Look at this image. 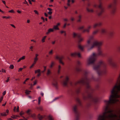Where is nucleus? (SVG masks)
Instances as JSON below:
<instances>
[{
    "instance_id": "1",
    "label": "nucleus",
    "mask_w": 120,
    "mask_h": 120,
    "mask_svg": "<svg viewBox=\"0 0 120 120\" xmlns=\"http://www.w3.org/2000/svg\"><path fill=\"white\" fill-rule=\"evenodd\" d=\"M93 39V37L90 36L89 39L87 41L86 45L85 46L89 50L92 49L95 46H98V47H100L103 44V42L101 41L99 42L97 40L95 41L92 43V40Z\"/></svg>"
},
{
    "instance_id": "2",
    "label": "nucleus",
    "mask_w": 120,
    "mask_h": 120,
    "mask_svg": "<svg viewBox=\"0 0 120 120\" xmlns=\"http://www.w3.org/2000/svg\"><path fill=\"white\" fill-rule=\"evenodd\" d=\"M112 90L111 91L112 95H111L110 97L109 98V101H107L105 100L104 101V102L106 104L107 106L105 109V110L108 109L109 105L110 103H114L117 102L119 101L118 99H113L112 98H119L120 96L117 94H116L115 93L114 94H112Z\"/></svg>"
},
{
    "instance_id": "3",
    "label": "nucleus",
    "mask_w": 120,
    "mask_h": 120,
    "mask_svg": "<svg viewBox=\"0 0 120 120\" xmlns=\"http://www.w3.org/2000/svg\"><path fill=\"white\" fill-rule=\"evenodd\" d=\"M98 54H96L95 53H93V56L89 58L87 61V65H89L90 64H94L96 60L97 56H103L100 47L98 48Z\"/></svg>"
},
{
    "instance_id": "4",
    "label": "nucleus",
    "mask_w": 120,
    "mask_h": 120,
    "mask_svg": "<svg viewBox=\"0 0 120 120\" xmlns=\"http://www.w3.org/2000/svg\"><path fill=\"white\" fill-rule=\"evenodd\" d=\"M105 65V64L104 62L101 60L99 61L97 65L94 67V68L95 70L97 71L98 74L99 75H100L103 73H105V72H104L102 71L100 72L99 71V70L101 66L103 65Z\"/></svg>"
},
{
    "instance_id": "5",
    "label": "nucleus",
    "mask_w": 120,
    "mask_h": 120,
    "mask_svg": "<svg viewBox=\"0 0 120 120\" xmlns=\"http://www.w3.org/2000/svg\"><path fill=\"white\" fill-rule=\"evenodd\" d=\"M89 80L86 78H82L80 80L76 82L75 84L76 85L78 84H86V88H90V86L89 85Z\"/></svg>"
},
{
    "instance_id": "6",
    "label": "nucleus",
    "mask_w": 120,
    "mask_h": 120,
    "mask_svg": "<svg viewBox=\"0 0 120 120\" xmlns=\"http://www.w3.org/2000/svg\"><path fill=\"white\" fill-rule=\"evenodd\" d=\"M99 4L98 6V8L101 9L100 11L97 14L98 16V17L101 16L102 14L104 13L105 11V9L102 7V3L101 0H99Z\"/></svg>"
},
{
    "instance_id": "7",
    "label": "nucleus",
    "mask_w": 120,
    "mask_h": 120,
    "mask_svg": "<svg viewBox=\"0 0 120 120\" xmlns=\"http://www.w3.org/2000/svg\"><path fill=\"white\" fill-rule=\"evenodd\" d=\"M64 58V56H61L59 57L58 55H56L55 57V59L56 60H59V62L63 65H64V63L62 61V60Z\"/></svg>"
},
{
    "instance_id": "8",
    "label": "nucleus",
    "mask_w": 120,
    "mask_h": 120,
    "mask_svg": "<svg viewBox=\"0 0 120 120\" xmlns=\"http://www.w3.org/2000/svg\"><path fill=\"white\" fill-rule=\"evenodd\" d=\"M117 5V4H114L113 2L111 3L108 5L107 8L108 9H112L114 7H116Z\"/></svg>"
},
{
    "instance_id": "9",
    "label": "nucleus",
    "mask_w": 120,
    "mask_h": 120,
    "mask_svg": "<svg viewBox=\"0 0 120 120\" xmlns=\"http://www.w3.org/2000/svg\"><path fill=\"white\" fill-rule=\"evenodd\" d=\"M116 117H117V116L116 115V114H113L112 113H111L110 115H109L108 116H107L106 115H104V118L105 120V119L107 118Z\"/></svg>"
},
{
    "instance_id": "10",
    "label": "nucleus",
    "mask_w": 120,
    "mask_h": 120,
    "mask_svg": "<svg viewBox=\"0 0 120 120\" xmlns=\"http://www.w3.org/2000/svg\"><path fill=\"white\" fill-rule=\"evenodd\" d=\"M69 79V78L68 76H66L65 80H64L63 83V85L64 86H66Z\"/></svg>"
},
{
    "instance_id": "11",
    "label": "nucleus",
    "mask_w": 120,
    "mask_h": 120,
    "mask_svg": "<svg viewBox=\"0 0 120 120\" xmlns=\"http://www.w3.org/2000/svg\"><path fill=\"white\" fill-rule=\"evenodd\" d=\"M102 24L101 22H99L95 24L93 26V27L94 28H95L97 27H99Z\"/></svg>"
},
{
    "instance_id": "12",
    "label": "nucleus",
    "mask_w": 120,
    "mask_h": 120,
    "mask_svg": "<svg viewBox=\"0 0 120 120\" xmlns=\"http://www.w3.org/2000/svg\"><path fill=\"white\" fill-rule=\"evenodd\" d=\"M116 7H114L112 9V10L111 11V13L112 15L115 14L116 12Z\"/></svg>"
},
{
    "instance_id": "13",
    "label": "nucleus",
    "mask_w": 120,
    "mask_h": 120,
    "mask_svg": "<svg viewBox=\"0 0 120 120\" xmlns=\"http://www.w3.org/2000/svg\"><path fill=\"white\" fill-rule=\"evenodd\" d=\"M45 116V115H41L40 114H39L38 116V117L39 120H42V119Z\"/></svg>"
},
{
    "instance_id": "14",
    "label": "nucleus",
    "mask_w": 120,
    "mask_h": 120,
    "mask_svg": "<svg viewBox=\"0 0 120 120\" xmlns=\"http://www.w3.org/2000/svg\"><path fill=\"white\" fill-rule=\"evenodd\" d=\"M92 98V96L91 94H88V97H86L85 96H83V98L84 100H86L87 98Z\"/></svg>"
},
{
    "instance_id": "15",
    "label": "nucleus",
    "mask_w": 120,
    "mask_h": 120,
    "mask_svg": "<svg viewBox=\"0 0 120 120\" xmlns=\"http://www.w3.org/2000/svg\"><path fill=\"white\" fill-rule=\"evenodd\" d=\"M53 28H50L48 30L47 32H46V34H48L50 32H53Z\"/></svg>"
},
{
    "instance_id": "16",
    "label": "nucleus",
    "mask_w": 120,
    "mask_h": 120,
    "mask_svg": "<svg viewBox=\"0 0 120 120\" xmlns=\"http://www.w3.org/2000/svg\"><path fill=\"white\" fill-rule=\"evenodd\" d=\"M82 16L81 15H79L78 16V19L77 20V22H81V21Z\"/></svg>"
},
{
    "instance_id": "17",
    "label": "nucleus",
    "mask_w": 120,
    "mask_h": 120,
    "mask_svg": "<svg viewBox=\"0 0 120 120\" xmlns=\"http://www.w3.org/2000/svg\"><path fill=\"white\" fill-rule=\"evenodd\" d=\"M112 59L111 58H109L107 60V61L109 64L110 65H112Z\"/></svg>"
},
{
    "instance_id": "18",
    "label": "nucleus",
    "mask_w": 120,
    "mask_h": 120,
    "mask_svg": "<svg viewBox=\"0 0 120 120\" xmlns=\"http://www.w3.org/2000/svg\"><path fill=\"white\" fill-rule=\"evenodd\" d=\"M98 119L99 120H105L104 118V116H99Z\"/></svg>"
},
{
    "instance_id": "19",
    "label": "nucleus",
    "mask_w": 120,
    "mask_h": 120,
    "mask_svg": "<svg viewBox=\"0 0 120 120\" xmlns=\"http://www.w3.org/2000/svg\"><path fill=\"white\" fill-rule=\"evenodd\" d=\"M77 106L76 105L73 108V111L74 112L75 114L77 113Z\"/></svg>"
},
{
    "instance_id": "20",
    "label": "nucleus",
    "mask_w": 120,
    "mask_h": 120,
    "mask_svg": "<svg viewBox=\"0 0 120 120\" xmlns=\"http://www.w3.org/2000/svg\"><path fill=\"white\" fill-rule=\"evenodd\" d=\"M112 111H113L112 110H109V111H107L106 112L105 111L103 113V115L102 116H104V115H106L105 114L106 113H111V112H112Z\"/></svg>"
},
{
    "instance_id": "21",
    "label": "nucleus",
    "mask_w": 120,
    "mask_h": 120,
    "mask_svg": "<svg viewBox=\"0 0 120 120\" xmlns=\"http://www.w3.org/2000/svg\"><path fill=\"white\" fill-rule=\"evenodd\" d=\"M25 56H23L21 58H20L17 61L18 62H20L21 60H23L25 59Z\"/></svg>"
},
{
    "instance_id": "22",
    "label": "nucleus",
    "mask_w": 120,
    "mask_h": 120,
    "mask_svg": "<svg viewBox=\"0 0 120 120\" xmlns=\"http://www.w3.org/2000/svg\"><path fill=\"white\" fill-rule=\"evenodd\" d=\"M49 120H54V119L53 118L52 116L51 115H49L48 117Z\"/></svg>"
},
{
    "instance_id": "23",
    "label": "nucleus",
    "mask_w": 120,
    "mask_h": 120,
    "mask_svg": "<svg viewBox=\"0 0 120 120\" xmlns=\"http://www.w3.org/2000/svg\"><path fill=\"white\" fill-rule=\"evenodd\" d=\"M106 32V30L105 29H102L101 30V33L102 34L105 33Z\"/></svg>"
},
{
    "instance_id": "24",
    "label": "nucleus",
    "mask_w": 120,
    "mask_h": 120,
    "mask_svg": "<svg viewBox=\"0 0 120 120\" xmlns=\"http://www.w3.org/2000/svg\"><path fill=\"white\" fill-rule=\"evenodd\" d=\"M78 48L81 50H83L84 47L80 45H78Z\"/></svg>"
},
{
    "instance_id": "25",
    "label": "nucleus",
    "mask_w": 120,
    "mask_h": 120,
    "mask_svg": "<svg viewBox=\"0 0 120 120\" xmlns=\"http://www.w3.org/2000/svg\"><path fill=\"white\" fill-rule=\"evenodd\" d=\"M77 55V53L75 52L71 53V57H75Z\"/></svg>"
},
{
    "instance_id": "26",
    "label": "nucleus",
    "mask_w": 120,
    "mask_h": 120,
    "mask_svg": "<svg viewBox=\"0 0 120 120\" xmlns=\"http://www.w3.org/2000/svg\"><path fill=\"white\" fill-rule=\"evenodd\" d=\"M0 115L2 116H6L8 115V114H6L5 112H4L0 113Z\"/></svg>"
},
{
    "instance_id": "27",
    "label": "nucleus",
    "mask_w": 120,
    "mask_h": 120,
    "mask_svg": "<svg viewBox=\"0 0 120 120\" xmlns=\"http://www.w3.org/2000/svg\"><path fill=\"white\" fill-rule=\"evenodd\" d=\"M99 31V30H97L94 31L92 33L93 35H95L97 34Z\"/></svg>"
},
{
    "instance_id": "28",
    "label": "nucleus",
    "mask_w": 120,
    "mask_h": 120,
    "mask_svg": "<svg viewBox=\"0 0 120 120\" xmlns=\"http://www.w3.org/2000/svg\"><path fill=\"white\" fill-rule=\"evenodd\" d=\"M53 29V30L55 29L56 30H59V29L58 27V26L56 25L54 26Z\"/></svg>"
},
{
    "instance_id": "29",
    "label": "nucleus",
    "mask_w": 120,
    "mask_h": 120,
    "mask_svg": "<svg viewBox=\"0 0 120 120\" xmlns=\"http://www.w3.org/2000/svg\"><path fill=\"white\" fill-rule=\"evenodd\" d=\"M46 37V36H45L42 38L41 40V41L42 43H44L45 42V39Z\"/></svg>"
},
{
    "instance_id": "30",
    "label": "nucleus",
    "mask_w": 120,
    "mask_h": 120,
    "mask_svg": "<svg viewBox=\"0 0 120 120\" xmlns=\"http://www.w3.org/2000/svg\"><path fill=\"white\" fill-rule=\"evenodd\" d=\"M52 84L56 88H57V82H56L54 83H53Z\"/></svg>"
},
{
    "instance_id": "31",
    "label": "nucleus",
    "mask_w": 120,
    "mask_h": 120,
    "mask_svg": "<svg viewBox=\"0 0 120 120\" xmlns=\"http://www.w3.org/2000/svg\"><path fill=\"white\" fill-rule=\"evenodd\" d=\"M2 18L3 19L5 18L6 19H10L11 18V17L10 16H8V17H7L6 16H3L2 17Z\"/></svg>"
},
{
    "instance_id": "32",
    "label": "nucleus",
    "mask_w": 120,
    "mask_h": 120,
    "mask_svg": "<svg viewBox=\"0 0 120 120\" xmlns=\"http://www.w3.org/2000/svg\"><path fill=\"white\" fill-rule=\"evenodd\" d=\"M30 111L31 110L30 109H28L26 111V113L29 115H30Z\"/></svg>"
},
{
    "instance_id": "33",
    "label": "nucleus",
    "mask_w": 120,
    "mask_h": 120,
    "mask_svg": "<svg viewBox=\"0 0 120 120\" xmlns=\"http://www.w3.org/2000/svg\"><path fill=\"white\" fill-rule=\"evenodd\" d=\"M40 71L41 70L40 69H38L35 71V74L37 73H39L40 72Z\"/></svg>"
},
{
    "instance_id": "34",
    "label": "nucleus",
    "mask_w": 120,
    "mask_h": 120,
    "mask_svg": "<svg viewBox=\"0 0 120 120\" xmlns=\"http://www.w3.org/2000/svg\"><path fill=\"white\" fill-rule=\"evenodd\" d=\"M54 62L53 61H52L51 62V64L50 67L51 68L54 66Z\"/></svg>"
},
{
    "instance_id": "35",
    "label": "nucleus",
    "mask_w": 120,
    "mask_h": 120,
    "mask_svg": "<svg viewBox=\"0 0 120 120\" xmlns=\"http://www.w3.org/2000/svg\"><path fill=\"white\" fill-rule=\"evenodd\" d=\"M38 60V58L35 57L34 59V61L33 63L36 64V63L37 61Z\"/></svg>"
},
{
    "instance_id": "36",
    "label": "nucleus",
    "mask_w": 120,
    "mask_h": 120,
    "mask_svg": "<svg viewBox=\"0 0 120 120\" xmlns=\"http://www.w3.org/2000/svg\"><path fill=\"white\" fill-rule=\"evenodd\" d=\"M90 31L88 29H87L84 30L83 31V32H86L87 33H88L90 32Z\"/></svg>"
},
{
    "instance_id": "37",
    "label": "nucleus",
    "mask_w": 120,
    "mask_h": 120,
    "mask_svg": "<svg viewBox=\"0 0 120 120\" xmlns=\"http://www.w3.org/2000/svg\"><path fill=\"white\" fill-rule=\"evenodd\" d=\"M87 10L88 12H93V9H91V10H90L88 8H87Z\"/></svg>"
},
{
    "instance_id": "38",
    "label": "nucleus",
    "mask_w": 120,
    "mask_h": 120,
    "mask_svg": "<svg viewBox=\"0 0 120 120\" xmlns=\"http://www.w3.org/2000/svg\"><path fill=\"white\" fill-rule=\"evenodd\" d=\"M36 116V115L34 113L32 114L31 115V117L33 118H35Z\"/></svg>"
},
{
    "instance_id": "39",
    "label": "nucleus",
    "mask_w": 120,
    "mask_h": 120,
    "mask_svg": "<svg viewBox=\"0 0 120 120\" xmlns=\"http://www.w3.org/2000/svg\"><path fill=\"white\" fill-rule=\"evenodd\" d=\"M41 100V97H39L38 98V104L39 105L40 103Z\"/></svg>"
},
{
    "instance_id": "40",
    "label": "nucleus",
    "mask_w": 120,
    "mask_h": 120,
    "mask_svg": "<svg viewBox=\"0 0 120 120\" xmlns=\"http://www.w3.org/2000/svg\"><path fill=\"white\" fill-rule=\"evenodd\" d=\"M76 101L78 102L80 105H81V103L80 101V100L79 98H77L76 99Z\"/></svg>"
},
{
    "instance_id": "41",
    "label": "nucleus",
    "mask_w": 120,
    "mask_h": 120,
    "mask_svg": "<svg viewBox=\"0 0 120 120\" xmlns=\"http://www.w3.org/2000/svg\"><path fill=\"white\" fill-rule=\"evenodd\" d=\"M37 109H38L40 110L41 111H42L43 110L42 107H40L37 108Z\"/></svg>"
},
{
    "instance_id": "42",
    "label": "nucleus",
    "mask_w": 120,
    "mask_h": 120,
    "mask_svg": "<svg viewBox=\"0 0 120 120\" xmlns=\"http://www.w3.org/2000/svg\"><path fill=\"white\" fill-rule=\"evenodd\" d=\"M51 73V72L50 69H48L47 70V75H49Z\"/></svg>"
},
{
    "instance_id": "43",
    "label": "nucleus",
    "mask_w": 120,
    "mask_h": 120,
    "mask_svg": "<svg viewBox=\"0 0 120 120\" xmlns=\"http://www.w3.org/2000/svg\"><path fill=\"white\" fill-rule=\"evenodd\" d=\"M14 66L13 64L11 65L9 67V68L11 69H13L14 68Z\"/></svg>"
},
{
    "instance_id": "44",
    "label": "nucleus",
    "mask_w": 120,
    "mask_h": 120,
    "mask_svg": "<svg viewBox=\"0 0 120 120\" xmlns=\"http://www.w3.org/2000/svg\"><path fill=\"white\" fill-rule=\"evenodd\" d=\"M77 34H76L75 32L73 33V38H75L77 36Z\"/></svg>"
},
{
    "instance_id": "45",
    "label": "nucleus",
    "mask_w": 120,
    "mask_h": 120,
    "mask_svg": "<svg viewBox=\"0 0 120 120\" xmlns=\"http://www.w3.org/2000/svg\"><path fill=\"white\" fill-rule=\"evenodd\" d=\"M83 40V39L82 38H81L78 41V42L79 43L81 42Z\"/></svg>"
},
{
    "instance_id": "46",
    "label": "nucleus",
    "mask_w": 120,
    "mask_h": 120,
    "mask_svg": "<svg viewBox=\"0 0 120 120\" xmlns=\"http://www.w3.org/2000/svg\"><path fill=\"white\" fill-rule=\"evenodd\" d=\"M70 0H68L67 1V5L68 6H70Z\"/></svg>"
},
{
    "instance_id": "47",
    "label": "nucleus",
    "mask_w": 120,
    "mask_h": 120,
    "mask_svg": "<svg viewBox=\"0 0 120 120\" xmlns=\"http://www.w3.org/2000/svg\"><path fill=\"white\" fill-rule=\"evenodd\" d=\"M11 117L13 119H16L15 115H12V116H11Z\"/></svg>"
},
{
    "instance_id": "48",
    "label": "nucleus",
    "mask_w": 120,
    "mask_h": 120,
    "mask_svg": "<svg viewBox=\"0 0 120 120\" xmlns=\"http://www.w3.org/2000/svg\"><path fill=\"white\" fill-rule=\"evenodd\" d=\"M113 2L114 3V4H117V0H112Z\"/></svg>"
},
{
    "instance_id": "49",
    "label": "nucleus",
    "mask_w": 120,
    "mask_h": 120,
    "mask_svg": "<svg viewBox=\"0 0 120 120\" xmlns=\"http://www.w3.org/2000/svg\"><path fill=\"white\" fill-rule=\"evenodd\" d=\"M31 92V91H28L27 90H26L25 92V93L27 94H29V92Z\"/></svg>"
},
{
    "instance_id": "50",
    "label": "nucleus",
    "mask_w": 120,
    "mask_h": 120,
    "mask_svg": "<svg viewBox=\"0 0 120 120\" xmlns=\"http://www.w3.org/2000/svg\"><path fill=\"white\" fill-rule=\"evenodd\" d=\"M44 70L43 71H42V72L43 73L46 70V66H44Z\"/></svg>"
},
{
    "instance_id": "51",
    "label": "nucleus",
    "mask_w": 120,
    "mask_h": 120,
    "mask_svg": "<svg viewBox=\"0 0 120 120\" xmlns=\"http://www.w3.org/2000/svg\"><path fill=\"white\" fill-rule=\"evenodd\" d=\"M3 96H1L0 98V103H1L3 98Z\"/></svg>"
},
{
    "instance_id": "52",
    "label": "nucleus",
    "mask_w": 120,
    "mask_h": 120,
    "mask_svg": "<svg viewBox=\"0 0 120 120\" xmlns=\"http://www.w3.org/2000/svg\"><path fill=\"white\" fill-rule=\"evenodd\" d=\"M8 12L12 13H15V12H14V11L13 10H11L9 11Z\"/></svg>"
},
{
    "instance_id": "53",
    "label": "nucleus",
    "mask_w": 120,
    "mask_h": 120,
    "mask_svg": "<svg viewBox=\"0 0 120 120\" xmlns=\"http://www.w3.org/2000/svg\"><path fill=\"white\" fill-rule=\"evenodd\" d=\"M23 4H27L28 6H29V5L28 4L27 2L26 1V0H25V2L23 3Z\"/></svg>"
},
{
    "instance_id": "54",
    "label": "nucleus",
    "mask_w": 120,
    "mask_h": 120,
    "mask_svg": "<svg viewBox=\"0 0 120 120\" xmlns=\"http://www.w3.org/2000/svg\"><path fill=\"white\" fill-rule=\"evenodd\" d=\"M24 114V113L22 111H21L19 114L21 116H22Z\"/></svg>"
},
{
    "instance_id": "55",
    "label": "nucleus",
    "mask_w": 120,
    "mask_h": 120,
    "mask_svg": "<svg viewBox=\"0 0 120 120\" xmlns=\"http://www.w3.org/2000/svg\"><path fill=\"white\" fill-rule=\"evenodd\" d=\"M84 27V26H82L80 27L79 28H78V29L79 30H81Z\"/></svg>"
},
{
    "instance_id": "56",
    "label": "nucleus",
    "mask_w": 120,
    "mask_h": 120,
    "mask_svg": "<svg viewBox=\"0 0 120 120\" xmlns=\"http://www.w3.org/2000/svg\"><path fill=\"white\" fill-rule=\"evenodd\" d=\"M19 107L18 106H17L16 109V112H19Z\"/></svg>"
},
{
    "instance_id": "57",
    "label": "nucleus",
    "mask_w": 120,
    "mask_h": 120,
    "mask_svg": "<svg viewBox=\"0 0 120 120\" xmlns=\"http://www.w3.org/2000/svg\"><path fill=\"white\" fill-rule=\"evenodd\" d=\"M77 55L79 57H81V55L79 53H77Z\"/></svg>"
},
{
    "instance_id": "58",
    "label": "nucleus",
    "mask_w": 120,
    "mask_h": 120,
    "mask_svg": "<svg viewBox=\"0 0 120 120\" xmlns=\"http://www.w3.org/2000/svg\"><path fill=\"white\" fill-rule=\"evenodd\" d=\"M34 12H35V14L38 15L39 13L36 10H34Z\"/></svg>"
},
{
    "instance_id": "59",
    "label": "nucleus",
    "mask_w": 120,
    "mask_h": 120,
    "mask_svg": "<svg viewBox=\"0 0 120 120\" xmlns=\"http://www.w3.org/2000/svg\"><path fill=\"white\" fill-rule=\"evenodd\" d=\"M91 28V26L90 25H89L88 26L87 29H88L89 30H90V29Z\"/></svg>"
},
{
    "instance_id": "60",
    "label": "nucleus",
    "mask_w": 120,
    "mask_h": 120,
    "mask_svg": "<svg viewBox=\"0 0 120 120\" xmlns=\"http://www.w3.org/2000/svg\"><path fill=\"white\" fill-rule=\"evenodd\" d=\"M77 37L78 38H79L81 37V35L79 34H77Z\"/></svg>"
},
{
    "instance_id": "61",
    "label": "nucleus",
    "mask_w": 120,
    "mask_h": 120,
    "mask_svg": "<svg viewBox=\"0 0 120 120\" xmlns=\"http://www.w3.org/2000/svg\"><path fill=\"white\" fill-rule=\"evenodd\" d=\"M98 100L97 99H93V101L95 102H97L98 101Z\"/></svg>"
},
{
    "instance_id": "62",
    "label": "nucleus",
    "mask_w": 120,
    "mask_h": 120,
    "mask_svg": "<svg viewBox=\"0 0 120 120\" xmlns=\"http://www.w3.org/2000/svg\"><path fill=\"white\" fill-rule=\"evenodd\" d=\"M37 83V80H35L34 82L33 85L34 86V85H35Z\"/></svg>"
},
{
    "instance_id": "63",
    "label": "nucleus",
    "mask_w": 120,
    "mask_h": 120,
    "mask_svg": "<svg viewBox=\"0 0 120 120\" xmlns=\"http://www.w3.org/2000/svg\"><path fill=\"white\" fill-rule=\"evenodd\" d=\"M52 50H51L49 52V54H52Z\"/></svg>"
},
{
    "instance_id": "64",
    "label": "nucleus",
    "mask_w": 120,
    "mask_h": 120,
    "mask_svg": "<svg viewBox=\"0 0 120 120\" xmlns=\"http://www.w3.org/2000/svg\"><path fill=\"white\" fill-rule=\"evenodd\" d=\"M23 69V68H19V69L18 71V72H19L20 71H21Z\"/></svg>"
}]
</instances>
